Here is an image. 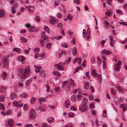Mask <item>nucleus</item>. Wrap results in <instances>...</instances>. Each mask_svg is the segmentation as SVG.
Returning <instances> with one entry per match:
<instances>
[{"label": "nucleus", "instance_id": "9", "mask_svg": "<svg viewBox=\"0 0 127 127\" xmlns=\"http://www.w3.org/2000/svg\"><path fill=\"white\" fill-rule=\"evenodd\" d=\"M110 44L111 47H113L115 44V42L114 40L112 39L111 37H110Z\"/></svg>", "mask_w": 127, "mask_h": 127}, {"label": "nucleus", "instance_id": "7", "mask_svg": "<svg viewBox=\"0 0 127 127\" xmlns=\"http://www.w3.org/2000/svg\"><path fill=\"white\" fill-rule=\"evenodd\" d=\"M88 102V99L86 98H85L82 100V104L83 105L87 106V104Z\"/></svg>", "mask_w": 127, "mask_h": 127}, {"label": "nucleus", "instance_id": "46", "mask_svg": "<svg viewBox=\"0 0 127 127\" xmlns=\"http://www.w3.org/2000/svg\"><path fill=\"white\" fill-rule=\"evenodd\" d=\"M51 43H49L47 44L46 45V48L48 49H49L51 46Z\"/></svg>", "mask_w": 127, "mask_h": 127}, {"label": "nucleus", "instance_id": "14", "mask_svg": "<svg viewBox=\"0 0 127 127\" xmlns=\"http://www.w3.org/2000/svg\"><path fill=\"white\" fill-rule=\"evenodd\" d=\"M55 66L57 68V69L59 70H62L64 69V68L63 66H61L58 64H56Z\"/></svg>", "mask_w": 127, "mask_h": 127}, {"label": "nucleus", "instance_id": "53", "mask_svg": "<svg viewBox=\"0 0 127 127\" xmlns=\"http://www.w3.org/2000/svg\"><path fill=\"white\" fill-rule=\"evenodd\" d=\"M90 89L91 90L92 93H93L94 91V89L93 87L92 86H90Z\"/></svg>", "mask_w": 127, "mask_h": 127}, {"label": "nucleus", "instance_id": "41", "mask_svg": "<svg viewBox=\"0 0 127 127\" xmlns=\"http://www.w3.org/2000/svg\"><path fill=\"white\" fill-rule=\"evenodd\" d=\"M76 97L78 100V101H80L81 99V97H82L81 95H78L76 96Z\"/></svg>", "mask_w": 127, "mask_h": 127}, {"label": "nucleus", "instance_id": "48", "mask_svg": "<svg viewBox=\"0 0 127 127\" xmlns=\"http://www.w3.org/2000/svg\"><path fill=\"white\" fill-rule=\"evenodd\" d=\"M65 53L66 52L65 51H62L61 52L59 53V54L60 55V56L59 57V58H60L62 56V55L63 54H65Z\"/></svg>", "mask_w": 127, "mask_h": 127}, {"label": "nucleus", "instance_id": "17", "mask_svg": "<svg viewBox=\"0 0 127 127\" xmlns=\"http://www.w3.org/2000/svg\"><path fill=\"white\" fill-rule=\"evenodd\" d=\"M20 39L21 42L22 43H26L27 42V39L26 38H24L23 37H20Z\"/></svg>", "mask_w": 127, "mask_h": 127}, {"label": "nucleus", "instance_id": "40", "mask_svg": "<svg viewBox=\"0 0 127 127\" xmlns=\"http://www.w3.org/2000/svg\"><path fill=\"white\" fill-rule=\"evenodd\" d=\"M102 116L104 118H105L106 117V110H103Z\"/></svg>", "mask_w": 127, "mask_h": 127}, {"label": "nucleus", "instance_id": "13", "mask_svg": "<svg viewBox=\"0 0 127 127\" xmlns=\"http://www.w3.org/2000/svg\"><path fill=\"white\" fill-rule=\"evenodd\" d=\"M6 88L3 86H0V92L1 93H4L5 91Z\"/></svg>", "mask_w": 127, "mask_h": 127}, {"label": "nucleus", "instance_id": "42", "mask_svg": "<svg viewBox=\"0 0 127 127\" xmlns=\"http://www.w3.org/2000/svg\"><path fill=\"white\" fill-rule=\"evenodd\" d=\"M35 20L38 22H39L40 21V19L39 17L38 16H37L35 17Z\"/></svg>", "mask_w": 127, "mask_h": 127}, {"label": "nucleus", "instance_id": "43", "mask_svg": "<svg viewBox=\"0 0 127 127\" xmlns=\"http://www.w3.org/2000/svg\"><path fill=\"white\" fill-rule=\"evenodd\" d=\"M3 67L4 68V67L8 65V61H6L5 62H3Z\"/></svg>", "mask_w": 127, "mask_h": 127}, {"label": "nucleus", "instance_id": "11", "mask_svg": "<svg viewBox=\"0 0 127 127\" xmlns=\"http://www.w3.org/2000/svg\"><path fill=\"white\" fill-rule=\"evenodd\" d=\"M65 106L67 108H68L70 106V102L68 100H66L64 103Z\"/></svg>", "mask_w": 127, "mask_h": 127}, {"label": "nucleus", "instance_id": "27", "mask_svg": "<svg viewBox=\"0 0 127 127\" xmlns=\"http://www.w3.org/2000/svg\"><path fill=\"white\" fill-rule=\"evenodd\" d=\"M71 100L73 102H75L76 101V99L75 96L74 95H72L71 97Z\"/></svg>", "mask_w": 127, "mask_h": 127}, {"label": "nucleus", "instance_id": "38", "mask_svg": "<svg viewBox=\"0 0 127 127\" xmlns=\"http://www.w3.org/2000/svg\"><path fill=\"white\" fill-rule=\"evenodd\" d=\"M67 18L69 21H71L72 20V16L70 14H68L67 15Z\"/></svg>", "mask_w": 127, "mask_h": 127}, {"label": "nucleus", "instance_id": "6", "mask_svg": "<svg viewBox=\"0 0 127 127\" xmlns=\"http://www.w3.org/2000/svg\"><path fill=\"white\" fill-rule=\"evenodd\" d=\"M122 62L121 61H119L118 63L115 65V70L117 71H118L120 68V66L119 65H120L121 64Z\"/></svg>", "mask_w": 127, "mask_h": 127}, {"label": "nucleus", "instance_id": "15", "mask_svg": "<svg viewBox=\"0 0 127 127\" xmlns=\"http://www.w3.org/2000/svg\"><path fill=\"white\" fill-rule=\"evenodd\" d=\"M91 74L92 76L94 77H97L98 75V74L96 72L94 69L92 71Z\"/></svg>", "mask_w": 127, "mask_h": 127}, {"label": "nucleus", "instance_id": "55", "mask_svg": "<svg viewBox=\"0 0 127 127\" xmlns=\"http://www.w3.org/2000/svg\"><path fill=\"white\" fill-rule=\"evenodd\" d=\"M111 93L114 95H115L116 94L115 91L113 88H112L111 89Z\"/></svg>", "mask_w": 127, "mask_h": 127}, {"label": "nucleus", "instance_id": "60", "mask_svg": "<svg viewBox=\"0 0 127 127\" xmlns=\"http://www.w3.org/2000/svg\"><path fill=\"white\" fill-rule=\"evenodd\" d=\"M54 90L56 92H58L60 91V89L59 87H56L55 88Z\"/></svg>", "mask_w": 127, "mask_h": 127}, {"label": "nucleus", "instance_id": "31", "mask_svg": "<svg viewBox=\"0 0 127 127\" xmlns=\"http://www.w3.org/2000/svg\"><path fill=\"white\" fill-rule=\"evenodd\" d=\"M73 127L72 124L70 123L66 124L64 126V127Z\"/></svg>", "mask_w": 127, "mask_h": 127}, {"label": "nucleus", "instance_id": "20", "mask_svg": "<svg viewBox=\"0 0 127 127\" xmlns=\"http://www.w3.org/2000/svg\"><path fill=\"white\" fill-rule=\"evenodd\" d=\"M77 52V50L76 48L75 47H74L72 49V54L73 55H75Z\"/></svg>", "mask_w": 127, "mask_h": 127}, {"label": "nucleus", "instance_id": "18", "mask_svg": "<svg viewBox=\"0 0 127 127\" xmlns=\"http://www.w3.org/2000/svg\"><path fill=\"white\" fill-rule=\"evenodd\" d=\"M97 63L98 64V66H99L102 63V61L100 58L99 57H98L97 58Z\"/></svg>", "mask_w": 127, "mask_h": 127}, {"label": "nucleus", "instance_id": "32", "mask_svg": "<svg viewBox=\"0 0 127 127\" xmlns=\"http://www.w3.org/2000/svg\"><path fill=\"white\" fill-rule=\"evenodd\" d=\"M19 60L21 62H23L25 60L24 57L23 56H20L18 58Z\"/></svg>", "mask_w": 127, "mask_h": 127}, {"label": "nucleus", "instance_id": "10", "mask_svg": "<svg viewBox=\"0 0 127 127\" xmlns=\"http://www.w3.org/2000/svg\"><path fill=\"white\" fill-rule=\"evenodd\" d=\"M5 14L4 11L2 9H0V18H2Z\"/></svg>", "mask_w": 127, "mask_h": 127}, {"label": "nucleus", "instance_id": "51", "mask_svg": "<svg viewBox=\"0 0 127 127\" xmlns=\"http://www.w3.org/2000/svg\"><path fill=\"white\" fill-rule=\"evenodd\" d=\"M18 103L17 102V101H14L13 102V105L14 106H16L17 107V104Z\"/></svg>", "mask_w": 127, "mask_h": 127}, {"label": "nucleus", "instance_id": "3", "mask_svg": "<svg viewBox=\"0 0 127 127\" xmlns=\"http://www.w3.org/2000/svg\"><path fill=\"white\" fill-rule=\"evenodd\" d=\"M36 112L34 109H32L29 112V118L31 119H34L35 118Z\"/></svg>", "mask_w": 127, "mask_h": 127}, {"label": "nucleus", "instance_id": "59", "mask_svg": "<svg viewBox=\"0 0 127 127\" xmlns=\"http://www.w3.org/2000/svg\"><path fill=\"white\" fill-rule=\"evenodd\" d=\"M70 109L75 111H77V110L74 107L72 106H71V107H70Z\"/></svg>", "mask_w": 127, "mask_h": 127}, {"label": "nucleus", "instance_id": "29", "mask_svg": "<svg viewBox=\"0 0 127 127\" xmlns=\"http://www.w3.org/2000/svg\"><path fill=\"white\" fill-rule=\"evenodd\" d=\"M69 82L70 84L72 86H75V84L74 83V82L73 81V80L71 78H70L69 79Z\"/></svg>", "mask_w": 127, "mask_h": 127}, {"label": "nucleus", "instance_id": "4", "mask_svg": "<svg viewBox=\"0 0 127 127\" xmlns=\"http://www.w3.org/2000/svg\"><path fill=\"white\" fill-rule=\"evenodd\" d=\"M50 17H51V20L49 21L50 23L54 25L57 24L58 22V20L54 17L52 16H50Z\"/></svg>", "mask_w": 127, "mask_h": 127}, {"label": "nucleus", "instance_id": "21", "mask_svg": "<svg viewBox=\"0 0 127 127\" xmlns=\"http://www.w3.org/2000/svg\"><path fill=\"white\" fill-rule=\"evenodd\" d=\"M45 99V98L43 97H42L39 98V102L40 104H41L42 102H44Z\"/></svg>", "mask_w": 127, "mask_h": 127}, {"label": "nucleus", "instance_id": "28", "mask_svg": "<svg viewBox=\"0 0 127 127\" xmlns=\"http://www.w3.org/2000/svg\"><path fill=\"white\" fill-rule=\"evenodd\" d=\"M36 99L34 97H32L30 101V102L31 104H33L35 102V100Z\"/></svg>", "mask_w": 127, "mask_h": 127}, {"label": "nucleus", "instance_id": "56", "mask_svg": "<svg viewBox=\"0 0 127 127\" xmlns=\"http://www.w3.org/2000/svg\"><path fill=\"white\" fill-rule=\"evenodd\" d=\"M116 12L117 14H121L123 13V12L121 10H117Z\"/></svg>", "mask_w": 127, "mask_h": 127}, {"label": "nucleus", "instance_id": "54", "mask_svg": "<svg viewBox=\"0 0 127 127\" xmlns=\"http://www.w3.org/2000/svg\"><path fill=\"white\" fill-rule=\"evenodd\" d=\"M68 116L70 117H73L74 116V114L71 112H69L68 114Z\"/></svg>", "mask_w": 127, "mask_h": 127}, {"label": "nucleus", "instance_id": "50", "mask_svg": "<svg viewBox=\"0 0 127 127\" xmlns=\"http://www.w3.org/2000/svg\"><path fill=\"white\" fill-rule=\"evenodd\" d=\"M62 23H58V24L57 25V27H58L60 28L61 29H62Z\"/></svg>", "mask_w": 127, "mask_h": 127}, {"label": "nucleus", "instance_id": "12", "mask_svg": "<svg viewBox=\"0 0 127 127\" xmlns=\"http://www.w3.org/2000/svg\"><path fill=\"white\" fill-rule=\"evenodd\" d=\"M84 89L85 90L87 89L89 87V82L87 81L86 83H84Z\"/></svg>", "mask_w": 127, "mask_h": 127}, {"label": "nucleus", "instance_id": "1", "mask_svg": "<svg viewBox=\"0 0 127 127\" xmlns=\"http://www.w3.org/2000/svg\"><path fill=\"white\" fill-rule=\"evenodd\" d=\"M23 70L22 68H18L17 70V72L18 75L22 79H26L29 75L30 72V67L28 66L26 67L23 73Z\"/></svg>", "mask_w": 127, "mask_h": 127}, {"label": "nucleus", "instance_id": "52", "mask_svg": "<svg viewBox=\"0 0 127 127\" xmlns=\"http://www.w3.org/2000/svg\"><path fill=\"white\" fill-rule=\"evenodd\" d=\"M40 49L39 48H35L34 49V52H35L37 53V52L40 51Z\"/></svg>", "mask_w": 127, "mask_h": 127}, {"label": "nucleus", "instance_id": "23", "mask_svg": "<svg viewBox=\"0 0 127 127\" xmlns=\"http://www.w3.org/2000/svg\"><path fill=\"white\" fill-rule=\"evenodd\" d=\"M47 121L49 123H52L54 121V119L53 117H49L47 119Z\"/></svg>", "mask_w": 127, "mask_h": 127}, {"label": "nucleus", "instance_id": "2", "mask_svg": "<svg viewBox=\"0 0 127 127\" xmlns=\"http://www.w3.org/2000/svg\"><path fill=\"white\" fill-rule=\"evenodd\" d=\"M45 31L42 32H41V38L39 39V40L40 42L41 45V46H44V44L43 43L44 41L47 40L48 38V37L45 35Z\"/></svg>", "mask_w": 127, "mask_h": 127}, {"label": "nucleus", "instance_id": "26", "mask_svg": "<svg viewBox=\"0 0 127 127\" xmlns=\"http://www.w3.org/2000/svg\"><path fill=\"white\" fill-rule=\"evenodd\" d=\"M53 73L54 75L57 76H61L60 73L57 71H53Z\"/></svg>", "mask_w": 127, "mask_h": 127}, {"label": "nucleus", "instance_id": "34", "mask_svg": "<svg viewBox=\"0 0 127 127\" xmlns=\"http://www.w3.org/2000/svg\"><path fill=\"white\" fill-rule=\"evenodd\" d=\"M59 3V0H57L55 1L54 4V7H56L58 5Z\"/></svg>", "mask_w": 127, "mask_h": 127}, {"label": "nucleus", "instance_id": "30", "mask_svg": "<svg viewBox=\"0 0 127 127\" xmlns=\"http://www.w3.org/2000/svg\"><path fill=\"white\" fill-rule=\"evenodd\" d=\"M7 74L5 72L3 71V75L2 76V78L3 80H5L6 79V77Z\"/></svg>", "mask_w": 127, "mask_h": 127}, {"label": "nucleus", "instance_id": "36", "mask_svg": "<svg viewBox=\"0 0 127 127\" xmlns=\"http://www.w3.org/2000/svg\"><path fill=\"white\" fill-rule=\"evenodd\" d=\"M82 35L83 36V37H85L87 35V34L86 32V30L85 29H84L83 30Z\"/></svg>", "mask_w": 127, "mask_h": 127}, {"label": "nucleus", "instance_id": "57", "mask_svg": "<svg viewBox=\"0 0 127 127\" xmlns=\"http://www.w3.org/2000/svg\"><path fill=\"white\" fill-rule=\"evenodd\" d=\"M34 67L35 68L39 69H42L41 67L40 66L34 65Z\"/></svg>", "mask_w": 127, "mask_h": 127}, {"label": "nucleus", "instance_id": "63", "mask_svg": "<svg viewBox=\"0 0 127 127\" xmlns=\"http://www.w3.org/2000/svg\"><path fill=\"white\" fill-rule=\"evenodd\" d=\"M3 62H5L8 61L7 60V58L6 57H4L2 59Z\"/></svg>", "mask_w": 127, "mask_h": 127}, {"label": "nucleus", "instance_id": "58", "mask_svg": "<svg viewBox=\"0 0 127 127\" xmlns=\"http://www.w3.org/2000/svg\"><path fill=\"white\" fill-rule=\"evenodd\" d=\"M71 59V57H69L67 58L66 60H65V62L67 63H68L70 62Z\"/></svg>", "mask_w": 127, "mask_h": 127}, {"label": "nucleus", "instance_id": "35", "mask_svg": "<svg viewBox=\"0 0 127 127\" xmlns=\"http://www.w3.org/2000/svg\"><path fill=\"white\" fill-rule=\"evenodd\" d=\"M28 96V95L26 93H24L20 95V96L22 98H25L27 97Z\"/></svg>", "mask_w": 127, "mask_h": 127}, {"label": "nucleus", "instance_id": "44", "mask_svg": "<svg viewBox=\"0 0 127 127\" xmlns=\"http://www.w3.org/2000/svg\"><path fill=\"white\" fill-rule=\"evenodd\" d=\"M74 2L76 4L78 5L80 3L79 0H73Z\"/></svg>", "mask_w": 127, "mask_h": 127}, {"label": "nucleus", "instance_id": "24", "mask_svg": "<svg viewBox=\"0 0 127 127\" xmlns=\"http://www.w3.org/2000/svg\"><path fill=\"white\" fill-rule=\"evenodd\" d=\"M39 109L42 111H45L46 110V109L44 106H40L38 108Z\"/></svg>", "mask_w": 127, "mask_h": 127}, {"label": "nucleus", "instance_id": "49", "mask_svg": "<svg viewBox=\"0 0 127 127\" xmlns=\"http://www.w3.org/2000/svg\"><path fill=\"white\" fill-rule=\"evenodd\" d=\"M24 110L25 111H26L28 109V106L26 104H24L23 106Z\"/></svg>", "mask_w": 127, "mask_h": 127}, {"label": "nucleus", "instance_id": "61", "mask_svg": "<svg viewBox=\"0 0 127 127\" xmlns=\"http://www.w3.org/2000/svg\"><path fill=\"white\" fill-rule=\"evenodd\" d=\"M26 127H33V126L32 124H27L26 125Z\"/></svg>", "mask_w": 127, "mask_h": 127}, {"label": "nucleus", "instance_id": "45", "mask_svg": "<svg viewBox=\"0 0 127 127\" xmlns=\"http://www.w3.org/2000/svg\"><path fill=\"white\" fill-rule=\"evenodd\" d=\"M0 109H2L3 110L5 109L3 105L1 103H0Z\"/></svg>", "mask_w": 127, "mask_h": 127}, {"label": "nucleus", "instance_id": "19", "mask_svg": "<svg viewBox=\"0 0 127 127\" xmlns=\"http://www.w3.org/2000/svg\"><path fill=\"white\" fill-rule=\"evenodd\" d=\"M13 122L11 120L9 119L8 122V124L10 127H13Z\"/></svg>", "mask_w": 127, "mask_h": 127}, {"label": "nucleus", "instance_id": "22", "mask_svg": "<svg viewBox=\"0 0 127 127\" xmlns=\"http://www.w3.org/2000/svg\"><path fill=\"white\" fill-rule=\"evenodd\" d=\"M21 50L20 48H15L13 49L12 51L16 52L17 53L20 52Z\"/></svg>", "mask_w": 127, "mask_h": 127}, {"label": "nucleus", "instance_id": "37", "mask_svg": "<svg viewBox=\"0 0 127 127\" xmlns=\"http://www.w3.org/2000/svg\"><path fill=\"white\" fill-rule=\"evenodd\" d=\"M35 30V28L34 27H32L31 28L28 30V31L29 32H33Z\"/></svg>", "mask_w": 127, "mask_h": 127}, {"label": "nucleus", "instance_id": "5", "mask_svg": "<svg viewBox=\"0 0 127 127\" xmlns=\"http://www.w3.org/2000/svg\"><path fill=\"white\" fill-rule=\"evenodd\" d=\"M79 109L80 111L82 112H86L87 110V106L82 105H81L79 106Z\"/></svg>", "mask_w": 127, "mask_h": 127}, {"label": "nucleus", "instance_id": "8", "mask_svg": "<svg viewBox=\"0 0 127 127\" xmlns=\"http://www.w3.org/2000/svg\"><path fill=\"white\" fill-rule=\"evenodd\" d=\"M32 80V78H31L27 80L25 82V85L26 87L28 86L31 83Z\"/></svg>", "mask_w": 127, "mask_h": 127}, {"label": "nucleus", "instance_id": "47", "mask_svg": "<svg viewBox=\"0 0 127 127\" xmlns=\"http://www.w3.org/2000/svg\"><path fill=\"white\" fill-rule=\"evenodd\" d=\"M106 67V62H103V68L104 69H105Z\"/></svg>", "mask_w": 127, "mask_h": 127}, {"label": "nucleus", "instance_id": "39", "mask_svg": "<svg viewBox=\"0 0 127 127\" xmlns=\"http://www.w3.org/2000/svg\"><path fill=\"white\" fill-rule=\"evenodd\" d=\"M44 29L48 33L49 32V29L47 26H45L44 27Z\"/></svg>", "mask_w": 127, "mask_h": 127}, {"label": "nucleus", "instance_id": "33", "mask_svg": "<svg viewBox=\"0 0 127 127\" xmlns=\"http://www.w3.org/2000/svg\"><path fill=\"white\" fill-rule=\"evenodd\" d=\"M61 46L63 47H65L67 48L68 47V46L66 43L65 42H62L61 44Z\"/></svg>", "mask_w": 127, "mask_h": 127}, {"label": "nucleus", "instance_id": "64", "mask_svg": "<svg viewBox=\"0 0 127 127\" xmlns=\"http://www.w3.org/2000/svg\"><path fill=\"white\" fill-rule=\"evenodd\" d=\"M57 17L58 18H60L62 17V15L60 13H58L56 15Z\"/></svg>", "mask_w": 127, "mask_h": 127}, {"label": "nucleus", "instance_id": "25", "mask_svg": "<svg viewBox=\"0 0 127 127\" xmlns=\"http://www.w3.org/2000/svg\"><path fill=\"white\" fill-rule=\"evenodd\" d=\"M43 72H41L40 74V76L43 78H45L46 76V74L45 73V71L43 70Z\"/></svg>", "mask_w": 127, "mask_h": 127}, {"label": "nucleus", "instance_id": "16", "mask_svg": "<svg viewBox=\"0 0 127 127\" xmlns=\"http://www.w3.org/2000/svg\"><path fill=\"white\" fill-rule=\"evenodd\" d=\"M16 94L14 93H12L10 94V98L12 99L15 98L17 96Z\"/></svg>", "mask_w": 127, "mask_h": 127}, {"label": "nucleus", "instance_id": "62", "mask_svg": "<svg viewBox=\"0 0 127 127\" xmlns=\"http://www.w3.org/2000/svg\"><path fill=\"white\" fill-rule=\"evenodd\" d=\"M115 87L118 91H121L120 87L119 86H115Z\"/></svg>", "mask_w": 127, "mask_h": 127}]
</instances>
